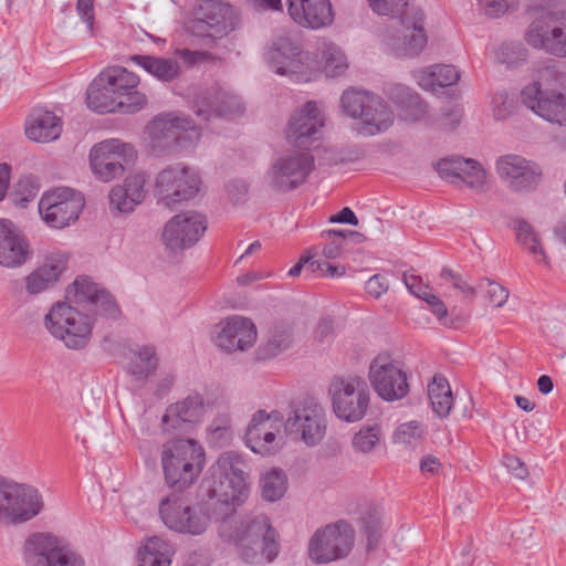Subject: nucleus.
<instances>
[{
    "mask_svg": "<svg viewBox=\"0 0 566 566\" xmlns=\"http://www.w3.org/2000/svg\"><path fill=\"white\" fill-rule=\"evenodd\" d=\"M219 537L235 547L239 557L248 564L263 565L279 555L276 531L265 514L227 515L218 525Z\"/></svg>",
    "mask_w": 566,
    "mask_h": 566,
    "instance_id": "1",
    "label": "nucleus"
},
{
    "mask_svg": "<svg viewBox=\"0 0 566 566\" xmlns=\"http://www.w3.org/2000/svg\"><path fill=\"white\" fill-rule=\"evenodd\" d=\"M205 465L203 448L193 439H177L164 444L161 467L167 485L178 492L192 485Z\"/></svg>",
    "mask_w": 566,
    "mask_h": 566,
    "instance_id": "2",
    "label": "nucleus"
},
{
    "mask_svg": "<svg viewBox=\"0 0 566 566\" xmlns=\"http://www.w3.org/2000/svg\"><path fill=\"white\" fill-rule=\"evenodd\" d=\"M248 464L235 451L222 453L203 482L206 494L227 505H240L248 495Z\"/></svg>",
    "mask_w": 566,
    "mask_h": 566,
    "instance_id": "3",
    "label": "nucleus"
},
{
    "mask_svg": "<svg viewBox=\"0 0 566 566\" xmlns=\"http://www.w3.org/2000/svg\"><path fill=\"white\" fill-rule=\"evenodd\" d=\"M241 24L238 11L221 0H200L193 18L188 22V31L212 43L235 31Z\"/></svg>",
    "mask_w": 566,
    "mask_h": 566,
    "instance_id": "4",
    "label": "nucleus"
},
{
    "mask_svg": "<svg viewBox=\"0 0 566 566\" xmlns=\"http://www.w3.org/2000/svg\"><path fill=\"white\" fill-rule=\"evenodd\" d=\"M328 396L335 416L345 422L360 421L369 409L370 390L359 376H335L329 382Z\"/></svg>",
    "mask_w": 566,
    "mask_h": 566,
    "instance_id": "5",
    "label": "nucleus"
},
{
    "mask_svg": "<svg viewBox=\"0 0 566 566\" xmlns=\"http://www.w3.org/2000/svg\"><path fill=\"white\" fill-rule=\"evenodd\" d=\"M284 427L287 433L300 437L306 446H316L326 432L325 410L316 398L303 396L291 402Z\"/></svg>",
    "mask_w": 566,
    "mask_h": 566,
    "instance_id": "6",
    "label": "nucleus"
},
{
    "mask_svg": "<svg viewBox=\"0 0 566 566\" xmlns=\"http://www.w3.org/2000/svg\"><path fill=\"white\" fill-rule=\"evenodd\" d=\"M45 326L66 347L78 349L88 344L93 323L77 308L66 303H56L45 315Z\"/></svg>",
    "mask_w": 566,
    "mask_h": 566,
    "instance_id": "7",
    "label": "nucleus"
},
{
    "mask_svg": "<svg viewBox=\"0 0 566 566\" xmlns=\"http://www.w3.org/2000/svg\"><path fill=\"white\" fill-rule=\"evenodd\" d=\"M43 509L39 491L0 475V520L13 524L24 523Z\"/></svg>",
    "mask_w": 566,
    "mask_h": 566,
    "instance_id": "8",
    "label": "nucleus"
},
{
    "mask_svg": "<svg viewBox=\"0 0 566 566\" xmlns=\"http://www.w3.org/2000/svg\"><path fill=\"white\" fill-rule=\"evenodd\" d=\"M201 184L198 172L182 164L163 169L156 178L155 196L158 205L172 208L174 205L196 197Z\"/></svg>",
    "mask_w": 566,
    "mask_h": 566,
    "instance_id": "9",
    "label": "nucleus"
},
{
    "mask_svg": "<svg viewBox=\"0 0 566 566\" xmlns=\"http://www.w3.org/2000/svg\"><path fill=\"white\" fill-rule=\"evenodd\" d=\"M353 527L338 521L317 530L308 543V556L315 564H326L346 557L353 548Z\"/></svg>",
    "mask_w": 566,
    "mask_h": 566,
    "instance_id": "10",
    "label": "nucleus"
},
{
    "mask_svg": "<svg viewBox=\"0 0 566 566\" xmlns=\"http://www.w3.org/2000/svg\"><path fill=\"white\" fill-rule=\"evenodd\" d=\"M525 41L534 49L566 57V11H547L527 27Z\"/></svg>",
    "mask_w": 566,
    "mask_h": 566,
    "instance_id": "11",
    "label": "nucleus"
},
{
    "mask_svg": "<svg viewBox=\"0 0 566 566\" xmlns=\"http://www.w3.org/2000/svg\"><path fill=\"white\" fill-rule=\"evenodd\" d=\"M23 558L27 566H85L81 556L48 533H35L27 538Z\"/></svg>",
    "mask_w": 566,
    "mask_h": 566,
    "instance_id": "12",
    "label": "nucleus"
},
{
    "mask_svg": "<svg viewBox=\"0 0 566 566\" xmlns=\"http://www.w3.org/2000/svg\"><path fill=\"white\" fill-rule=\"evenodd\" d=\"M137 154L130 144L119 139H106L93 146L90 164L94 175L104 182L120 177L125 166L136 159Z\"/></svg>",
    "mask_w": 566,
    "mask_h": 566,
    "instance_id": "13",
    "label": "nucleus"
},
{
    "mask_svg": "<svg viewBox=\"0 0 566 566\" xmlns=\"http://www.w3.org/2000/svg\"><path fill=\"white\" fill-rule=\"evenodd\" d=\"M159 515L168 528L181 534L201 535L210 523L209 514L201 506H190L176 495L160 501Z\"/></svg>",
    "mask_w": 566,
    "mask_h": 566,
    "instance_id": "14",
    "label": "nucleus"
},
{
    "mask_svg": "<svg viewBox=\"0 0 566 566\" xmlns=\"http://www.w3.org/2000/svg\"><path fill=\"white\" fill-rule=\"evenodd\" d=\"M314 168L310 153L287 150L271 165L268 172L270 185L277 191H291L304 184Z\"/></svg>",
    "mask_w": 566,
    "mask_h": 566,
    "instance_id": "15",
    "label": "nucleus"
},
{
    "mask_svg": "<svg viewBox=\"0 0 566 566\" xmlns=\"http://www.w3.org/2000/svg\"><path fill=\"white\" fill-rule=\"evenodd\" d=\"M85 205L83 196L71 188L45 192L39 202V212L51 228L62 229L77 220Z\"/></svg>",
    "mask_w": 566,
    "mask_h": 566,
    "instance_id": "16",
    "label": "nucleus"
},
{
    "mask_svg": "<svg viewBox=\"0 0 566 566\" xmlns=\"http://www.w3.org/2000/svg\"><path fill=\"white\" fill-rule=\"evenodd\" d=\"M283 420L282 413L277 410L256 411L245 430L247 447L262 457L277 453L282 448V438L277 437V432H280L281 424H284Z\"/></svg>",
    "mask_w": 566,
    "mask_h": 566,
    "instance_id": "17",
    "label": "nucleus"
},
{
    "mask_svg": "<svg viewBox=\"0 0 566 566\" xmlns=\"http://www.w3.org/2000/svg\"><path fill=\"white\" fill-rule=\"evenodd\" d=\"M66 297L70 302L83 308L94 311L96 315L117 319L122 311L113 295L92 281L90 276H78L67 289Z\"/></svg>",
    "mask_w": 566,
    "mask_h": 566,
    "instance_id": "18",
    "label": "nucleus"
},
{
    "mask_svg": "<svg viewBox=\"0 0 566 566\" xmlns=\"http://www.w3.org/2000/svg\"><path fill=\"white\" fill-rule=\"evenodd\" d=\"M324 115L316 102L310 101L302 108L295 111L285 129L289 144L301 149L316 147L322 138Z\"/></svg>",
    "mask_w": 566,
    "mask_h": 566,
    "instance_id": "19",
    "label": "nucleus"
},
{
    "mask_svg": "<svg viewBox=\"0 0 566 566\" xmlns=\"http://www.w3.org/2000/svg\"><path fill=\"white\" fill-rule=\"evenodd\" d=\"M154 148L172 150L182 146V139L199 138L200 133L192 119L170 114L155 117L147 126Z\"/></svg>",
    "mask_w": 566,
    "mask_h": 566,
    "instance_id": "20",
    "label": "nucleus"
},
{
    "mask_svg": "<svg viewBox=\"0 0 566 566\" xmlns=\"http://www.w3.org/2000/svg\"><path fill=\"white\" fill-rule=\"evenodd\" d=\"M207 230L206 217L197 211L174 216L164 227L161 239L171 252L193 247Z\"/></svg>",
    "mask_w": 566,
    "mask_h": 566,
    "instance_id": "21",
    "label": "nucleus"
},
{
    "mask_svg": "<svg viewBox=\"0 0 566 566\" xmlns=\"http://www.w3.org/2000/svg\"><path fill=\"white\" fill-rule=\"evenodd\" d=\"M268 59L275 73L286 75L295 82L310 80L308 66L304 62V53L291 36L281 35L276 38L268 53Z\"/></svg>",
    "mask_w": 566,
    "mask_h": 566,
    "instance_id": "22",
    "label": "nucleus"
},
{
    "mask_svg": "<svg viewBox=\"0 0 566 566\" xmlns=\"http://www.w3.org/2000/svg\"><path fill=\"white\" fill-rule=\"evenodd\" d=\"M522 103L552 124L566 125V95L543 88L539 81L525 86L521 92Z\"/></svg>",
    "mask_w": 566,
    "mask_h": 566,
    "instance_id": "23",
    "label": "nucleus"
},
{
    "mask_svg": "<svg viewBox=\"0 0 566 566\" xmlns=\"http://www.w3.org/2000/svg\"><path fill=\"white\" fill-rule=\"evenodd\" d=\"M369 379L380 398L394 401L403 398L408 391L406 374L386 356H377L369 367Z\"/></svg>",
    "mask_w": 566,
    "mask_h": 566,
    "instance_id": "24",
    "label": "nucleus"
},
{
    "mask_svg": "<svg viewBox=\"0 0 566 566\" xmlns=\"http://www.w3.org/2000/svg\"><path fill=\"white\" fill-rule=\"evenodd\" d=\"M192 109L199 119L209 122L212 117L241 115L244 106L238 95L212 86L196 94Z\"/></svg>",
    "mask_w": 566,
    "mask_h": 566,
    "instance_id": "25",
    "label": "nucleus"
},
{
    "mask_svg": "<svg viewBox=\"0 0 566 566\" xmlns=\"http://www.w3.org/2000/svg\"><path fill=\"white\" fill-rule=\"evenodd\" d=\"M434 167L439 176L451 184L465 185L476 192L488 189L486 171L475 159L451 156L440 159Z\"/></svg>",
    "mask_w": 566,
    "mask_h": 566,
    "instance_id": "26",
    "label": "nucleus"
},
{
    "mask_svg": "<svg viewBox=\"0 0 566 566\" xmlns=\"http://www.w3.org/2000/svg\"><path fill=\"white\" fill-rule=\"evenodd\" d=\"M495 167L500 178L516 192L535 189L542 175L535 163L514 154L501 156Z\"/></svg>",
    "mask_w": 566,
    "mask_h": 566,
    "instance_id": "27",
    "label": "nucleus"
},
{
    "mask_svg": "<svg viewBox=\"0 0 566 566\" xmlns=\"http://www.w3.org/2000/svg\"><path fill=\"white\" fill-rule=\"evenodd\" d=\"M402 25V36L394 39L391 48L398 56H417L427 44L424 32V13L420 8H412L399 18Z\"/></svg>",
    "mask_w": 566,
    "mask_h": 566,
    "instance_id": "28",
    "label": "nucleus"
},
{
    "mask_svg": "<svg viewBox=\"0 0 566 566\" xmlns=\"http://www.w3.org/2000/svg\"><path fill=\"white\" fill-rule=\"evenodd\" d=\"M255 339L256 328L252 321L233 316L223 322L214 337V343L218 347L231 353L250 348Z\"/></svg>",
    "mask_w": 566,
    "mask_h": 566,
    "instance_id": "29",
    "label": "nucleus"
},
{
    "mask_svg": "<svg viewBox=\"0 0 566 566\" xmlns=\"http://www.w3.org/2000/svg\"><path fill=\"white\" fill-rule=\"evenodd\" d=\"M29 254V242L17 226L8 219H0V265L20 266Z\"/></svg>",
    "mask_w": 566,
    "mask_h": 566,
    "instance_id": "30",
    "label": "nucleus"
},
{
    "mask_svg": "<svg viewBox=\"0 0 566 566\" xmlns=\"http://www.w3.org/2000/svg\"><path fill=\"white\" fill-rule=\"evenodd\" d=\"M290 17L297 24L321 29L329 25L333 20L332 6L328 0H286Z\"/></svg>",
    "mask_w": 566,
    "mask_h": 566,
    "instance_id": "31",
    "label": "nucleus"
},
{
    "mask_svg": "<svg viewBox=\"0 0 566 566\" xmlns=\"http://www.w3.org/2000/svg\"><path fill=\"white\" fill-rule=\"evenodd\" d=\"M66 259L61 254L49 256L45 262L24 277L25 292L35 296L52 289L66 269Z\"/></svg>",
    "mask_w": 566,
    "mask_h": 566,
    "instance_id": "32",
    "label": "nucleus"
},
{
    "mask_svg": "<svg viewBox=\"0 0 566 566\" xmlns=\"http://www.w3.org/2000/svg\"><path fill=\"white\" fill-rule=\"evenodd\" d=\"M206 412L205 401L201 395H188L182 401L176 402L168 407L163 416V424L165 430L168 427L172 429L179 427L181 422L196 423L199 422Z\"/></svg>",
    "mask_w": 566,
    "mask_h": 566,
    "instance_id": "33",
    "label": "nucleus"
},
{
    "mask_svg": "<svg viewBox=\"0 0 566 566\" xmlns=\"http://www.w3.org/2000/svg\"><path fill=\"white\" fill-rule=\"evenodd\" d=\"M61 132V119L54 113L41 108L33 111L25 128L27 136L35 142L54 140Z\"/></svg>",
    "mask_w": 566,
    "mask_h": 566,
    "instance_id": "34",
    "label": "nucleus"
},
{
    "mask_svg": "<svg viewBox=\"0 0 566 566\" xmlns=\"http://www.w3.org/2000/svg\"><path fill=\"white\" fill-rule=\"evenodd\" d=\"M117 95L114 88L106 82L105 73H99L90 84L86 91L87 106L94 112L116 113Z\"/></svg>",
    "mask_w": 566,
    "mask_h": 566,
    "instance_id": "35",
    "label": "nucleus"
},
{
    "mask_svg": "<svg viewBox=\"0 0 566 566\" xmlns=\"http://www.w3.org/2000/svg\"><path fill=\"white\" fill-rule=\"evenodd\" d=\"M418 84L426 91L434 92L438 88L455 84L460 73L453 65H433L417 73Z\"/></svg>",
    "mask_w": 566,
    "mask_h": 566,
    "instance_id": "36",
    "label": "nucleus"
},
{
    "mask_svg": "<svg viewBox=\"0 0 566 566\" xmlns=\"http://www.w3.org/2000/svg\"><path fill=\"white\" fill-rule=\"evenodd\" d=\"M343 112L352 118L359 119L361 114L366 117L370 109H377L378 96L367 91L349 88L340 98Z\"/></svg>",
    "mask_w": 566,
    "mask_h": 566,
    "instance_id": "37",
    "label": "nucleus"
},
{
    "mask_svg": "<svg viewBox=\"0 0 566 566\" xmlns=\"http://www.w3.org/2000/svg\"><path fill=\"white\" fill-rule=\"evenodd\" d=\"M378 102L377 109H370L367 117L364 114L359 117V132L364 135L375 136L381 134L394 124L395 115L391 108L380 96H378Z\"/></svg>",
    "mask_w": 566,
    "mask_h": 566,
    "instance_id": "38",
    "label": "nucleus"
},
{
    "mask_svg": "<svg viewBox=\"0 0 566 566\" xmlns=\"http://www.w3.org/2000/svg\"><path fill=\"white\" fill-rule=\"evenodd\" d=\"M130 60L160 81L169 82L179 75V63L174 59L133 55Z\"/></svg>",
    "mask_w": 566,
    "mask_h": 566,
    "instance_id": "39",
    "label": "nucleus"
},
{
    "mask_svg": "<svg viewBox=\"0 0 566 566\" xmlns=\"http://www.w3.org/2000/svg\"><path fill=\"white\" fill-rule=\"evenodd\" d=\"M172 547L160 537L147 539L138 552V566H170Z\"/></svg>",
    "mask_w": 566,
    "mask_h": 566,
    "instance_id": "40",
    "label": "nucleus"
},
{
    "mask_svg": "<svg viewBox=\"0 0 566 566\" xmlns=\"http://www.w3.org/2000/svg\"><path fill=\"white\" fill-rule=\"evenodd\" d=\"M428 397L433 412L446 418L450 415L453 406V396L446 377L436 375L428 385Z\"/></svg>",
    "mask_w": 566,
    "mask_h": 566,
    "instance_id": "41",
    "label": "nucleus"
},
{
    "mask_svg": "<svg viewBox=\"0 0 566 566\" xmlns=\"http://www.w3.org/2000/svg\"><path fill=\"white\" fill-rule=\"evenodd\" d=\"M397 91L396 102L400 107V117L410 123L421 120L426 116L428 108L424 101L408 87L400 86Z\"/></svg>",
    "mask_w": 566,
    "mask_h": 566,
    "instance_id": "42",
    "label": "nucleus"
},
{
    "mask_svg": "<svg viewBox=\"0 0 566 566\" xmlns=\"http://www.w3.org/2000/svg\"><path fill=\"white\" fill-rule=\"evenodd\" d=\"M513 229L516 232L517 242L527 249L531 254L541 255V262L548 266L549 262L541 243V238L533 226L524 219H517L514 221Z\"/></svg>",
    "mask_w": 566,
    "mask_h": 566,
    "instance_id": "43",
    "label": "nucleus"
},
{
    "mask_svg": "<svg viewBox=\"0 0 566 566\" xmlns=\"http://www.w3.org/2000/svg\"><path fill=\"white\" fill-rule=\"evenodd\" d=\"M262 499L268 502L280 500L287 489V478L282 470L273 469L260 480Z\"/></svg>",
    "mask_w": 566,
    "mask_h": 566,
    "instance_id": "44",
    "label": "nucleus"
},
{
    "mask_svg": "<svg viewBox=\"0 0 566 566\" xmlns=\"http://www.w3.org/2000/svg\"><path fill=\"white\" fill-rule=\"evenodd\" d=\"M135 355L140 361H132L128 366V373L134 376L136 380H145L157 368V358L155 348L151 346H144Z\"/></svg>",
    "mask_w": 566,
    "mask_h": 566,
    "instance_id": "45",
    "label": "nucleus"
},
{
    "mask_svg": "<svg viewBox=\"0 0 566 566\" xmlns=\"http://www.w3.org/2000/svg\"><path fill=\"white\" fill-rule=\"evenodd\" d=\"M381 430L378 424L364 426L352 439L356 452L370 453L379 443Z\"/></svg>",
    "mask_w": 566,
    "mask_h": 566,
    "instance_id": "46",
    "label": "nucleus"
},
{
    "mask_svg": "<svg viewBox=\"0 0 566 566\" xmlns=\"http://www.w3.org/2000/svg\"><path fill=\"white\" fill-rule=\"evenodd\" d=\"M324 72L328 77L339 76L347 69L346 56L335 44L325 45L324 52Z\"/></svg>",
    "mask_w": 566,
    "mask_h": 566,
    "instance_id": "47",
    "label": "nucleus"
},
{
    "mask_svg": "<svg viewBox=\"0 0 566 566\" xmlns=\"http://www.w3.org/2000/svg\"><path fill=\"white\" fill-rule=\"evenodd\" d=\"M370 9L378 15L402 17L410 11V0H368Z\"/></svg>",
    "mask_w": 566,
    "mask_h": 566,
    "instance_id": "48",
    "label": "nucleus"
},
{
    "mask_svg": "<svg viewBox=\"0 0 566 566\" xmlns=\"http://www.w3.org/2000/svg\"><path fill=\"white\" fill-rule=\"evenodd\" d=\"M147 103L145 94L136 88L130 93L117 95L116 112L123 114H135L142 111Z\"/></svg>",
    "mask_w": 566,
    "mask_h": 566,
    "instance_id": "49",
    "label": "nucleus"
},
{
    "mask_svg": "<svg viewBox=\"0 0 566 566\" xmlns=\"http://www.w3.org/2000/svg\"><path fill=\"white\" fill-rule=\"evenodd\" d=\"M292 343V336L286 328H275L263 347L265 357H274L287 349Z\"/></svg>",
    "mask_w": 566,
    "mask_h": 566,
    "instance_id": "50",
    "label": "nucleus"
},
{
    "mask_svg": "<svg viewBox=\"0 0 566 566\" xmlns=\"http://www.w3.org/2000/svg\"><path fill=\"white\" fill-rule=\"evenodd\" d=\"M105 73L106 82L114 87H126V88H136L139 84V77L133 73L128 72L126 69L117 67L109 70Z\"/></svg>",
    "mask_w": 566,
    "mask_h": 566,
    "instance_id": "51",
    "label": "nucleus"
},
{
    "mask_svg": "<svg viewBox=\"0 0 566 566\" xmlns=\"http://www.w3.org/2000/svg\"><path fill=\"white\" fill-rule=\"evenodd\" d=\"M527 55V50L522 43H503L499 50V56L502 63L512 65L524 61Z\"/></svg>",
    "mask_w": 566,
    "mask_h": 566,
    "instance_id": "52",
    "label": "nucleus"
},
{
    "mask_svg": "<svg viewBox=\"0 0 566 566\" xmlns=\"http://www.w3.org/2000/svg\"><path fill=\"white\" fill-rule=\"evenodd\" d=\"M111 207L119 212L128 213L138 205L135 199L126 192L122 186L114 187L109 193Z\"/></svg>",
    "mask_w": 566,
    "mask_h": 566,
    "instance_id": "53",
    "label": "nucleus"
},
{
    "mask_svg": "<svg viewBox=\"0 0 566 566\" xmlns=\"http://www.w3.org/2000/svg\"><path fill=\"white\" fill-rule=\"evenodd\" d=\"M323 238L329 240V242L323 249V255L326 259H336L342 254L345 248V241L339 230H326L321 234Z\"/></svg>",
    "mask_w": 566,
    "mask_h": 566,
    "instance_id": "54",
    "label": "nucleus"
},
{
    "mask_svg": "<svg viewBox=\"0 0 566 566\" xmlns=\"http://www.w3.org/2000/svg\"><path fill=\"white\" fill-rule=\"evenodd\" d=\"M145 185L146 175L144 172H136L128 176L122 187L126 190L128 197L132 196L137 203H140L146 196Z\"/></svg>",
    "mask_w": 566,
    "mask_h": 566,
    "instance_id": "55",
    "label": "nucleus"
},
{
    "mask_svg": "<svg viewBox=\"0 0 566 566\" xmlns=\"http://www.w3.org/2000/svg\"><path fill=\"white\" fill-rule=\"evenodd\" d=\"M484 283L486 284V293L489 301L493 303L496 307H502L509 298V290L489 279L482 280L480 287H484Z\"/></svg>",
    "mask_w": 566,
    "mask_h": 566,
    "instance_id": "56",
    "label": "nucleus"
},
{
    "mask_svg": "<svg viewBox=\"0 0 566 566\" xmlns=\"http://www.w3.org/2000/svg\"><path fill=\"white\" fill-rule=\"evenodd\" d=\"M421 434L418 422L411 421L402 423L394 433V442L401 444H410L413 440L418 439Z\"/></svg>",
    "mask_w": 566,
    "mask_h": 566,
    "instance_id": "57",
    "label": "nucleus"
},
{
    "mask_svg": "<svg viewBox=\"0 0 566 566\" xmlns=\"http://www.w3.org/2000/svg\"><path fill=\"white\" fill-rule=\"evenodd\" d=\"M364 533L367 537V549L370 551L377 546L381 536L380 521L374 516L364 518Z\"/></svg>",
    "mask_w": 566,
    "mask_h": 566,
    "instance_id": "58",
    "label": "nucleus"
},
{
    "mask_svg": "<svg viewBox=\"0 0 566 566\" xmlns=\"http://www.w3.org/2000/svg\"><path fill=\"white\" fill-rule=\"evenodd\" d=\"M493 112L496 119H504L513 109V99L505 92L497 93L493 97Z\"/></svg>",
    "mask_w": 566,
    "mask_h": 566,
    "instance_id": "59",
    "label": "nucleus"
},
{
    "mask_svg": "<svg viewBox=\"0 0 566 566\" xmlns=\"http://www.w3.org/2000/svg\"><path fill=\"white\" fill-rule=\"evenodd\" d=\"M248 191V185L243 180H232L226 186L228 198L235 205L247 200Z\"/></svg>",
    "mask_w": 566,
    "mask_h": 566,
    "instance_id": "60",
    "label": "nucleus"
},
{
    "mask_svg": "<svg viewBox=\"0 0 566 566\" xmlns=\"http://www.w3.org/2000/svg\"><path fill=\"white\" fill-rule=\"evenodd\" d=\"M423 295L426 296L423 301L429 305L437 318L446 326H453L452 323L447 322L448 310L442 300L432 293H423Z\"/></svg>",
    "mask_w": 566,
    "mask_h": 566,
    "instance_id": "61",
    "label": "nucleus"
},
{
    "mask_svg": "<svg viewBox=\"0 0 566 566\" xmlns=\"http://www.w3.org/2000/svg\"><path fill=\"white\" fill-rule=\"evenodd\" d=\"M76 11L86 23L91 36H94V0H77Z\"/></svg>",
    "mask_w": 566,
    "mask_h": 566,
    "instance_id": "62",
    "label": "nucleus"
},
{
    "mask_svg": "<svg viewBox=\"0 0 566 566\" xmlns=\"http://www.w3.org/2000/svg\"><path fill=\"white\" fill-rule=\"evenodd\" d=\"M514 7H517L515 0H486L484 10L486 15L497 18Z\"/></svg>",
    "mask_w": 566,
    "mask_h": 566,
    "instance_id": "63",
    "label": "nucleus"
},
{
    "mask_svg": "<svg viewBox=\"0 0 566 566\" xmlns=\"http://www.w3.org/2000/svg\"><path fill=\"white\" fill-rule=\"evenodd\" d=\"M389 285H388V281L386 280L385 276L380 275V274H375L373 275L367 282H366V292L378 298L380 297L384 293L387 292Z\"/></svg>",
    "mask_w": 566,
    "mask_h": 566,
    "instance_id": "64",
    "label": "nucleus"
}]
</instances>
